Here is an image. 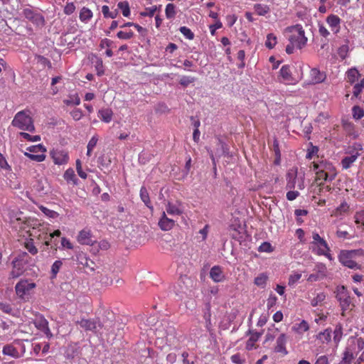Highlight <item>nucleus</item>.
<instances>
[{
    "mask_svg": "<svg viewBox=\"0 0 364 364\" xmlns=\"http://www.w3.org/2000/svg\"><path fill=\"white\" fill-rule=\"evenodd\" d=\"M336 298L339 302L341 309V315L345 316L346 313L351 311L355 305L350 293L345 286H338L336 289Z\"/></svg>",
    "mask_w": 364,
    "mask_h": 364,
    "instance_id": "39448f33",
    "label": "nucleus"
},
{
    "mask_svg": "<svg viewBox=\"0 0 364 364\" xmlns=\"http://www.w3.org/2000/svg\"><path fill=\"white\" fill-rule=\"evenodd\" d=\"M165 14L167 18H173L175 17L176 12V6L173 4H168L165 9Z\"/></svg>",
    "mask_w": 364,
    "mask_h": 364,
    "instance_id": "49530a36",
    "label": "nucleus"
},
{
    "mask_svg": "<svg viewBox=\"0 0 364 364\" xmlns=\"http://www.w3.org/2000/svg\"><path fill=\"white\" fill-rule=\"evenodd\" d=\"M352 116L355 120L360 119L364 117V109L358 105H355L352 108Z\"/></svg>",
    "mask_w": 364,
    "mask_h": 364,
    "instance_id": "a19ab883",
    "label": "nucleus"
},
{
    "mask_svg": "<svg viewBox=\"0 0 364 364\" xmlns=\"http://www.w3.org/2000/svg\"><path fill=\"white\" fill-rule=\"evenodd\" d=\"M175 333V328L170 325L168 321L160 323L155 331V334L159 338H166V340H168V336H174Z\"/></svg>",
    "mask_w": 364,
    "mask_h": 364,
    "instance_id": "f8f14e48",
    "label": "nucleus"
},
{
    "mask_svg": "<svg viewBox=\"0 0 364 364\" xmlns=\"http://www.w3.org/2000/svg\"><path fill=\"white\" fill-rule=\"evenodd\" d=\"M30 230H27L31 238L36 239L37 244L48 246L50 245L48 232L49 228L47 225L41 224L38 221V225H31Z\"/></svg>",
    "mask_w": 364,
    "mask_h": 364,
    "instance_id": "0eeeda50",
    "label": "nucleus"
},
{
    "mask_svg": "<svg viewBox=\"0 0 364 364\" xmlns=\"http://www.w3.org/2000/svg\"><path fill=\"white\" fill-rule=\"evenodd\" d=\"M158 225L161 230L168 231L175 225V220L168 218L165 212L162 213L161 217L159 220Z\"/></svg>",
    "mask_w": 364,
    "mask_h": 364,
    "instance_id": "b1692460",
    "label": "nucleus"
},
{
    "mask_svg": "<svg viewBox=\"0 0 364 364\" xmlns=\"http://www.w3.org/2000/svg\"><path fill=\"white\" fill-rule=\"evenodd\" d=\"M92 12L87 7H83L80 12L79 18L81 21L87 23L92 18Z\"/></svg>",
    "mask_w": 364,
    "mask_h": 364,
    "instance_id": "f704fd0d",
    "label": "nucleus"
},
{
    "mask_svg": "<svg viewBox=\"0 0 364 364\" xmlns=\"http://www.w3.org/2000/svg\"><path fill=\"white\" fill-rule=\"evenodd\" d=\"M314 271L315 273L311 274L307 278V281L309 282L322 280L327 276V268L323 263H317L314 267Z\"/></svg>",
    "mask_w": 364,
    "mask_h": 364,
    "instance_id": "4468645a",
    "label": "nucleus"
},
{
    "mask_svg": "<svg viewBox=\"0 0 364 364\" xmlns=\"http://www.w3.org/2000/svg\"><path fill=\"white\" fill-rule=\"evenodd\" d=\"M102 12L105 18H115L118 14L117 9L110 11L109 6L107 5L102 7Z\"/></svg>",
    "mask_w": 364,
    "mask_h": 364,
    "instance_id": "c03bdc74",
    "label": "nucleus"
},
{
    "mask_svg": "<svg viewBox=\"0 0 364 364\" xmlns=\"http://www.w3.org/2000/svg\"><path fill=\"white\" fill-rule=\"evenodd\" d=\"M262 333L256 332L252 330H249L247 335H250V338L247 340L245 346V348L247 350H252V349L257 348L255 343L262 336Z\"/></svg>",
    "mask_w": 364,
    "mask_h": 364,
    "instance_id": "393cba45",
    "label": "nucleus"
},
{
    "mask_svg": "<svg viewBox=\"0 0 364 364\" xmlns=\"http://www.w3.org/2000/svg\"><path fill=\"white\" fill-rule=\"evenodd\" d=\"M63 177L68 182L72 181L73 183H76L77 178L75 174V171L73 168L67 169L64 173Z\"/></svg>",
    "mask_w": 364,
    "mask_h": 364,
    "instance_id": "de8ad7c7",
    "label": "nucleus"
},
{
    "mask_svg": "<svg viewBox=\"0 0 364 364\" xmlns=\"http://www.w3.org/2000/svg\"><path fill=\"white\" fill-rule=\"evenodd\" d=\"M63 102L68 105H79L80 104V99L77 95L70 96L68 99L63 100Z\"/></svg>",
    "mask_w": 364,
    "mask_h": 364,
    "instance_id": "603ef678",
    "label": "nucleus"
},
{
    "mask_svg": "<svg viewBox=\"0 0 364 364\" xmlns=\"http://www.w3.org/2000/svg\"><path fill=\"white\" fill-rule=\"evenodd\" d=\"M310 167L315 171L316 182L319 181H332L337 175L335 166L328 161H314Z\"/></svg>",
    "mask_w": 364,
    "mask_h": 364,
    "instance_id": "f257e3e1",
    "label": "nucleus"
},
{
    "mask_svg": "<svg viewBox=\"0 0 364 364\" xmlns=\"http://www.w3.org/2000/svg\"><path fill=\"white\" fill-rule=\"evenodd\" d=\"M24 155L26 156L31 160L38 161V162H42L46 159L45 153H41L40 154H35L25 152Z\"/></svg>",
    "mask_w": 364,
    "mask_h": 364,
    "instance_id": "8fccbe9b",
    "label": "nucleus"
},
{
    "mask_svg": "<svg viewBox=\"0 0 364 364\" xmlns=\"http://www.w3.org/2000/svg\"><path fill=\"white\" fill-rule=\"evenodd\" d=\"M348 43L349 41L346 40V44L341 46L338 48L337 53L341 60H345L348 55V53L350 50Z\"/></svg>",
    "mask_w": 364,
    "mask_h": 364,
    "instance_id": "c9c22d12",
    "label": "nucleus"
},
{
    "mask_svg": "<svg viewBox=\"0 0 364 364\" xmlns=\"http://www.w3.org/2000/svg\"><path fill=\"white\" fill-rule=\"evenodd\" d=\"M350 206L346 201H343L332 213V215L335 217L341 216L347 213Z\"/></svg>",
    "mask_w": 364,
    "mask_h": 364,
    "instance_id": "c85d7f7f",
    "label": "nucleus"
},
{
    "mask_svg": "<svg viewBox=\"0 0 364 364\" xmlns=\"http://www.w3.org/2000/svg\"><path fill=\"white\" fill-rule=\"evenodd\" d=\"M23 16L36 26H43L45 25V18L43 16L31 6L25 8L22 11Z\"/></svg>",
    "mask_w": 364,
    "mask_h": 364,
    "instance_id": "9b49d317",
    "label": "nucleus"
},
{
    "mask_svg": "<svg viewBox=\"0 0 364 364\" xmlns=\"http://www.w3.org/2000/svg\"><path fill=\"white\" fill-rule=\"evenodd\" d=\"M360 76V74L355 68H352L346 72L347 81L350 84H353L355 81H357Z\"/></svg>",
    "mask_w": 364,
    "mask_h": 364,
    "instance_id": "c756f323",
    "label": "nucleus"
},
{
    "mask_svg": "<svg viewBox=\"0 0 364 364\" xmlns=\"http://www.w3.org/2000/svg\"><path fill=\"white\" fill-rule=\"evenodd\" d=\"M26 249L33 255L38 253V249L34 245L33 238H30L25 242Z\"/></svg>",
    "mask_w": 364,
    "mask_h": 364,
    "instance_id": "a18cd8bd",
    "label": "nucleus"
},
{
    "mask_svg": "<svg viewBox=\"0 0 364 364\" xmlns=\"http://www.w3.org/2000/svg\"><path fill=\"white\" fill-rule=\"evenodd\" d=\"M364 250L362 249L352 250H341L338 256V261L345 267L352 269H361L362 265L356 262L357 257H363Z\"/></svg>",
    "mask_w": 364,
    "mask_h": 364,
    "instance_id": "f03ea898",
    "label": "nucleus"
},
{
    "mask_svg": "<svg viewBox=\"0 0 364 364\" xmlns=\"http://www.w3.org/2000/svg\"><path fill=\"white\" fill-rule=\"evenodd\" d=\"M28 255L26 252L20 254L12 261V269L9 276L12 279H16L21 276L25 271V266L28 262Z\"/></svg>",
    "mask_w": 364,
    "mask_h": 364,
    "instance_id": "1a4fd4ad",
    "label": "nucleus"
},
{
    "mask_svg": "<svg viewBox=\"0 0 364 364\" xmlns=\"http://www.w3.org/2000/svg\"><path fill=\"white\" fill-rule=\"evenodd\" d=\"M11 124L23 131L30 132L35 131L33 119L31 115V111L28 109L18 112L12 120Z\"/></svg>",
    "mask_w": 364,
    "mask_h": 364,
    "instance_id": "20e7f679",
    "label": "nucleus"
},
{
    "mask_svg": "<svg viewBox=\"0 0 364 364\" xmlns=\"http://www.w3.org/2000/svg\"><path fill=\"white\" fill-rule=\"evenodd\" d=\"M210 279L216 283L222 282L225 279V275L223 272V267L219 265L213 266L210 270Z\"/></svg>",
    "mask_w": 364,
    "mask_h": 364,
    "instance_id": "4be33fe9",
    "label": "nucleus"
},
{
    "mask_svg": "<svg viewBox=\"0 0 364 364\" xmlns=\"http://www.w3.org/2000/svg\"><path fill=\"white\" fill-rule=\"evenodd\" d=\"M19 134L22 138L29 141H39L41 140V136L39 135L31 136L26 132H20Z\"/></svg>",
    "mask_w": 364,
    "mask_h": 364,
    "instance_id": "052dcab7",
    "label": "nucleus"
},
{
    "mask_svg": "<svg viewBox=\"0 0 364 364\" xmlns=\"http://www.w3.org/2000/svg\"><path fill=\"white\" fill-rule=\"evenodd\" d=\"M179 31L184 36V37L188 40H193L195 37L194 33L189 28L186 26H181L179 28Z\"/></svg>",
    "mask_w": 364,
    "mask_h": 364,
    "instance_id": "6e6d98bb",
    "label": "nucleus"
},
{
    "mask_svg": "<svg viewBox=\"0 0 364 364\" xmlns=\"http://www.w3.org/2000/svg\"><path fill=\"white\" fill-rule=\"evenodd\" d=\"M277 43V38L274 33H269L267 36L265 46L269 49L274 48Z\"/></svg>",
    "mask_w": 364,
    "mask_h": 364,
    "instance_id": "58836bf2",
    "label": "nucleus"
},
{
    "mask_svg": "<svg viewBox=\"0 0 364 364\" xmlns=\"http://www.w3.org/2000/svg\"><path fill=\"white\" fill-rule=\"evenodd\" d=\"M326 294L323 292H321L316 295V297L313 298L311 301V305L312 306H317L321 305L324 300L326 299Z\"/></svg>",
    "mask_w": 364,
    "mask_h": 364,
    "instance_id": "79ce46f5",
    "label": "nucleus"
},
{
    "mask_svg": "<svg viewBox=\"0 0 364 364\" xmlns=\"http://www.w3.org/2000/svg\"><path fill=\"white\" fill-rule=\"evenodd\" d=\"M117 6L122 10V13L124 16L127 17L130 15L129 5L127 1L119 2Z\"/></svg>",
    "mask_w": 364,
    "mask_h": 364,
    "instance_id": "3c124183",
    "label": "nucleus"
},
{
    "mask_svg": "<svg viewBox=\"0 0 364 364\" xmlns=\"http://www.w3.org/2000/svg\"><path fill=\"white\" fill-rule=\"evenodd\" d=\"M309 329V325L307 321L302 320L299 323H296L293 327L292 330L299 334H301Z\"/></svg>",
    "mask_w": 364,
    "mask_h": 364,
    "instance_id": "473e14b6",
    "label": "nucleus"
},
{
    "mask_svg": "<svg viewBox=\"0 0 364 364\" xmlns=\"http://www.w3.org/2000/svg\"><path fill=\"white\" fill-rule=\"evenodd\" d=\"M166 211L168 214L171 215H181L183 213L180 203L178 204H173L171 202H168L166 205Z\"/></svg>",
    "mask_w": 364,
    "mask_h": 364,
    "instance_id": "cd10ccee",
    "label": "nucleus"
},
{
    "mask_svg": "<svg viewBox=\"0 0 364 364\" xmlns=\"http://www.w3.org/2000/svg\"><path fill=\"white\" fill-rule=\"evenodd\" d=\"M343 336V328L341 324H338L336 326L333 331V341L338 344L341 340Z\"/></svg>",
    "mask_w": 364,
    "mask_h": 364,
    "instance_id": "09e8293b",
    "label": "nucleus"
},
{
    "mask_svg": "<svg viewBox=\"0 0 364 364\" xmlns=\"http://www.w3.org/2000/svg\"><path fill=\"white\" fill-rule=\"evenodd\" d=\"M97 117L101 121L105 123H109L113 117V112L109 108H102L98 110Z\"/></svg>",
    "mask_w": 364,
    "mask_h": 364,
    "instance_id": "bb28decb",
    "label": "nucleus"
},
{
    "mask_svg": "<svg viewBox=\"0 0 364 364\" xmlns=\"http://www.w3.org/2000/svg\"><path fill=\"white\" fill-rule=\"evenodd\" d=\"M317 338L319 339L323 343H328L331 339V330L327 328L322 332H320L317 336Z\"/></svg>",
    "mask_w": 364,
    "mask_h": 364,
    "instance_id": "e433bc0d",
    "label": "nucleus"
},
{
    "mask_svg": "<svg viewBox=\"0 0 364 364\" xmlns=\"http://www.w3.org/2000/svg\"><path fill=\"white\" fill-rule=\"evenodd\" d=\"M318 151V148L316 146H313V144L310 143V147L307 149L306 158L311 159L314 155L317 154Z\"/></svg>",
    "mask_w": 364,
    "mask_h": 364,
    "instance_id": "680f3d73",
    "label": "nucleus"
},
{
    "mask_svg": "<svg viewBox=\"0 0 364 364\" xmlns=\"http://www.w3.org/2000/svg\"><path fill=\"white\" fill-rule=\"evenodd\" d=\"M268 277L265 273L259 274L255 278L254 284L261 288H264L266 285Z\"/></svg>",
    "mask_w": 364,
    "mask_h": 364,
    "instance_id": "4c0bfd02",
    "label": "nucleus"
},
{
    "mask_svg": "<svg viewBox=\"0 0 364 364\" xmlns=\"http://www.w3.org/2000/svg\"><path fill=\"white\" fill-rule=\"evenodd\" d=\"M326 78L325 72H322L317 68L311 69L309 74V84L316 85L323 82Z\"/></svg>",
    "mask_w": 364,
    "mask_h": 364,
    "instance_id": "f3484780",
    "label": "nucleus"
},
{
    "mask_svg": "<svg viewBox=\"0 0 364 364\" xmlns=\"http://www.w3.org/2000/svg\"><path fill=\"white\" fill-rule=\"evenodd\" d=\"M354 359V354L349 347H346L343 353V358L341 364H350Z\"/></svg>",
    "mask_w": 364,
    "mask_h": 364,
    "instance_id": "2f4dec72",
    "label": "nucleus"
},
{
    "mask_svg": "<svg viewBox=\"0 0 364 364\" xmlns=\"http://www.w3.org/2000/svg\"><path fill=\"white\" fill-rule=\"evenodd\" d=\"M287 342V336L285 333H281L277 338L276 345L274 347V352L281 353L282 355L288 354V350L286 348Z\"/></svg>",
    "mask_w": 364,
    "mask_h": 364,
    "instance_id": "aec40b11",
    "label": "nucleus"
},
{
    "mask_svg": "<svg viewBox=\"0 0 364 364\" xmlns=\"http://www.w3.org/2000/svg\"><path fill=\"white\" fill-rule=\"evenodd\" d=\"M272 151H274V155H275L274 163L276 164H279L280 162V159H281V152H280V149H279V141L277 139H274L273 141Z\"/></svg>",
    "mask_w": 364,
    "mask_h": 364,
    "instance_id": "ea45409f",
    "label": "nucleus"
},
{
    "mask_svg": "<svg viewBox=\"0 0 364 364\" xmlns=\"http://www.w3.org/2000/svg\"><path fill=\"white\" fill-rule=\"evenodd\" d=\"M230 359L235 364H245V360L241 357L240 353L232 355Z\"/></svg>",
    "mask_w": 364,
    "mask_h": 364,
    "instance_id": "774afa93",
    "label": "nucleus"
},
{
    "mask_svg": "<svg viewBox=\"0 0 364 364\" xmlns=\"http://www.w3.org/2000/svg\"><path fill=\"white\" fill-rule=\"evenodd\" d=\"M274 250L272 245L268 242H262L258 248L260 252H272Z\"/></svg>",
    "mask_w": 364,
    "mask_h": 364,
    "instance_id": "bf43d9fd",
    "label": "nucleus"
},
{
    "mask_svg": "<svg viewBox=\"0 0 364 364\" xmlns=\"http://www.w3.org/2000/svg\"><path fill=\"white\" fill-rule=\"evenodd\" d=\"M95 70L97 71V75L99 76H102L105 73V69L103 65V62L101 58H97L95 62Z\"/></svg>",
    "mask_w": 364,
    "mask_h": 364,
    "instance_id": "13d9d810",
    "label": "nucleus"
},
{
    "mask_svg": "<svg viewBox=\"0 0 364 364\" xmlns=\"http://www.w3.org/2000/svg\"><path fill=\"white\" fill-rule=\"evenodd\" d=\"M37 285L31 279H21L15 285L17 297L23 301H28L35 292Z\"/></svg>",
    "mask_w": 364,
    "mask_h": 364,
    "instance_id": "7ed1b4c3",
    "label": "nucleus"
},
{
    "mask_svg": "<svg viewBox=\"0 0 364 364\" xmlns=\"http://www.w3.org/2000/svg\"><path fill=\"white\" fill-rule=\"evenodd\" d=\"M255 12L259 16H264L270 11V8L267 4H255L254 5Z\"/></svg>",
    "mask_w": 364,
    "mask_h": 364,
    "instance_id": "72a5a7b5",
    "label": "nucleus"
},
{
    "mask_svg": "<svg viewBox=\"0 0 364 364\" xmlns=\"http://www.w3.org/2000/svg\"><path fill=\"white\" fill-rule=\"evenodd\" d=\"M50 155L55 164L64 165L69 161L68 152L60 149H53L50 151Z\"/></svg>",
    "mask_w": 364,
    "mask_h": 364,
    "instance_id": "ddd939ff",
    "label": "nucleus"
},
{
    "mask_svg": "<svg viewBox=\"0 0 364 364\" xmlns=\"http://www.w3.org/2000/svg\"><path fill=\"white\" fill-rule=\"evenodd\" d=\"M93 238L92 230L88 228H85L79 232L77 241L80 245L92 246L97 242Z\"/></svg>",
    "mask_w": 364,
    "mask_h": 364,
    "instance_id": "2eb2a0df",
    "label": "nucleus"
},
{
    "mask_svg": "<svg viewBox=\"0 0 364 364\" xmlns=\"http://www.w3.org/2000/svg\"><path fill=\"white\" fill-rule=\"evenodd\" d=\"M196 78L191 76H182L180 79L179 83L183 86L187 87L191 83H193L195 81Z\"/></svg>",
    "mask_w": 364,
    "mask_h": 364,
    "instance_id": "0e129e2a",
    "label": "nucleus"
},
{
    "mask_svg": "<svg viewBox=\"0 0 364 364\" xmlns=\"http://www.w3.org/2000/svg\"><path fill=\"white\" fill-rule=\"evenodd\" d=\"M2 352L4 355H9L12 358H17L20 357V354L18 350L11 344L6 345L3 348Z\"/></svg>",
    "mask_w": 364,
    "mask_h": 364,
    "instance_id": "7c9ffc66",
    "label": "nucleus"
},
{
    "mask_svg": "<svg viewBox=\"0 0 364 364\" xmlns=\"http://www.w3.org/2000/svg\"><path fill=\"white\" fill-rule=\"evenodd\" d=\"M312 240H313L311 244L313 251H315V247H316V254H324L323 250H325V249H328V247L326 241L316 232H312Z\"/></svg>",
    "mask_w": 364,
    "mask_h": 364,
    "instance_id": "dca6fc26",
    "label": "nucleus"
},
{
    "mask_svg": "<svg viewBox=\"0 0 364 364\" xmlns=\"http://www.w3.org/2000/svg\"><path fill=\"white\" fill-rule=\"evenodd\" d=\"M34 325L38 330L46 334L48 337L52 336V333L48 327V322L43 316H38L35 319Z\"/></svg>",
    "mask_w": 364,
    "mask_h": 364,
    "instance_id": "5701e85b",
    "label": "nucleus"
},
{
    "mask_svg": "<svg viewBox=\"0 0 364 364\" xmlns=\"http://www.w3.org/2000/svg\"><path fill=\"white\" fill-rule=\"evenodd\" d=\"M297 177V168H292L290 169L287 175H286V179H287V185L286 188L287 189H294L296 186V180Z\"/></svg>",
    "mask_w": 364,
    "mask_h": 364,
    "instance_id": "a878e982",
    "label": "nucleus"
},
{
    "mask_svg": "<svg viewBox=\"0 0 364 364\" xmlns=\"http://www.w3.org/2000/svg\"><path fill=\"white\" fill-rule=\"evenodd\" d=\"M363 150V146L360 143H354L347 152L348 156L343 157L341 161V165L343 169L350 168L353 163L360 156Z\"/></svg>",
    "mask_w": 364,
    "mask_h": 364,
    "instance_id": "6e6552de",
    "label": "nucleus"
},
{
    "mask_svg": "<svg viewBox=\"0 0 364 364\" xmlns=\"http://www.w3.org/2000/svg\"><path fill=\"white\" fill-rule=\"evenodd\" d=\"M27 151H28L31 154L35 153H45L46 151V147L42 144L33 145L28 147Z\"/></svg>",
    "mask_w": 364,
    "mask_h": 364,
    "instance_id": "5fc2aeb1",
    "label": "nucleus"
},
{
    "mask_svg": "<svg viewBox=\"0 0 364 364\" xmlns=\"http://www.w3.org/2000/svg\"><path fill=\"white\" fill-rule=\"evenodd\" d=\"M22 213H17L10 217V222L16 229L25 230L31 225H38V220L21 217Z\"/></svg>",
    "mask_w": 364,
    "mask_h": 364,
    "instance_id": "9d476101",
    "label": "nucleus"
},
{
    "mask_svg": "<svg viewBox=\"0 0 364 364\" xmlns=\"http://www.w3.org/2000/svg\"><path fill=\"white\" fill-rule=\"evenodd\" d=\"M140 197H141V199L142 200V201L145 203V205L147 207L151 208L149 205L151 204L149 195L147 189L144 186H142L140 189Z\"/></svg>",
    "mask_w": 364,
    "mask_h": 364,
    "instance_id": "37998d69",
    "label": "nucleus"
},
{
    "mask_svg": "<svg viewBox=\"0 0 364 364\" xmlns=\"http://www.w3.org/2000/svg\"><path fill=\"white\" fill-rule=\"evenodd\" d=\"M70 115L74 120L78 121L82 117L83 114L81 109L75 108L70 112Z\"/></svg>",
    "mask_w": 364,
    "mask_h": 364,
    "instance_id": "338daca9",
    "label": "nucleus"
},
{
    "mask_svg": "<svg viewBox=\"0 0 364 364\" xmlns=\"http://www.w3.org/2000/svg\"><path fill=\"white\" fill-rule=\"evenodd\" d=\"M355 223L358 225H360L364 227V210H360L355 212Z\"/></svg>",
    "mask_w": 364,
    "mask_h": 364,
    "instance_id": "4d7b16f0",
    "label": "nucleus"
},
{
    "mask_svg": "<svg viewBox=\"0 0 364 364\" xmlns=\"http://www.w3.org/2000/svg\"><path fill=\"white\" fill-rule=\"evenodd\" d=\"M301 277V274L300 273H294L289 276L288 284L289 286L294 285Z\"/></svg>",
    "mask_w": 364,
    "mask_h": 364,
    "instance_id": "69168bd1",
    "label": "nucleus"
},
{
    "mask_svg": "<svg viewBox=\"0 0 364 364\" xmlns=\"http://www.w3.org/2000/svg\"><path fill=\"white\" fill-rule=\"evenodd\" d=\"M286 33H289L288 40L290 43L296 45V48L301 49L307 43V38L305 36V32L300 24L289 26L285 29Z\"/></svg>",
    "mask_w": 364,
    "mask_h": 364,
    "instance_id": "423d86ee",
    "label": "nucleus"
},
{
    "mask_svg": "<svg viewBox=\"0 0 364 364\" xmlns=\"http://www.w3.org/2000/svg\"><path fill=\"white\" fill-rule=\"evenodd\" d=\"M350 340L353 344L357 346L358 350H362L364 348L363 338L351 337Z\"/></svg>",
    "mask_w": 364,
    "mask_h": 364,
    "instance_id": "e2e57ef3",
    "label": "nucleus"
},
{
    "mask_svg": "<svg viewBox=\"0 0 364 364\" xmlns=\"http://www.w3.org/2000/svg\"><path fill=\"white\" fill-rule=\"evenodd\" d=\"M85 331H95L100 323L98 319H85L82 318L80 321L76 322Z\"/></svg>",
    "mask_w": 364,
    "mask_h": 364,
    "instance_id": "412c9836",
    "label": "nucleus"
},
{
    "mask_svg": "<svg viewBox=\"0 0 364 364\" xmlns=\"http://www.w3.org/2000/svg\"><path fill=\"white\" fill-rule=\"evenodd\" d=\"M278 79L280 82L287 85L294 83V77L290 65H284L281 68Z\"/></svg>",
    "mask_w": 364,
    "mask_h": 364,
    "instance_id": "a211bd4d",
    "label": "nucleus"
},
{
    "mask_svg": "<svg viewBox=\"0 0 364 364\" xmlns=\"http://www.w3.org/2000/svg\"><path fill=\"white\" fill-rule=\"evenodd\" d=\"M326 23L334 34H338L341 31V19L335 14H330L326 17Z\"/></svg>",
    "mask_w": 364,
    "mask_h": 364,
    "instance_id": "6ab92c4d",
    "label": "nucleus"
},
{
    "mask_svg": "<svg viewBox=\"0 0 364 364\" xmlns=\"http://www.w3.org/2000/svg\"><path fill=\"white\" fill-rule=\"evenodd\" d=\"M134 36V33L132 31L129 30V31H119L117 33V36L119 39L122 40H129L132 38Z\"/></svg>",
    "mask_w": 364,
    "mask_h": 364,
    "instance_id": "864d4df0",
    "label": "nucleus"
}]
</instances>
